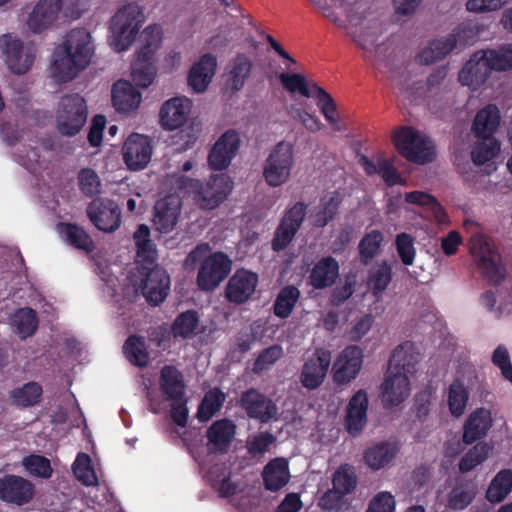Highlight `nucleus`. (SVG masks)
<instances>
[{
    "mask_svg": "<svg viewBox=\"0 0 512 512\" xmlns=\"http://www.w3.org/2000/svg\"><path fill=\"white\" fill-rule=\"evenodd\" d=\"M94 54L91 35L85 28L72 29L63 44L55 49L51 74L57 82L73 80L84 70Z\"/></svg>",
    "mask_w": 512,
    "mask_h": 512,
    "instance_id": "f257e3e1",
    "label": "nucleus"
},
{
    "mask_svg": "<svg viewBox=\"0 0 512 512\" xmlns=\"http://www.w3.org/2000/svg\"><path fill=\"white\" fill-rule=\"evenodd\" d=\"M166 182L175 193L191 197L202 210H213L220 206L233 189V181L227 174L211 175L207 181L202 182L175 173L168 176Z\"/></svg>",
    "mask_w": 512,
    "mask_h": 512,
    "instance_id": "f03ea898",
    "label": "nucleus"
},
{
    "mask_svg": "<svg viewBox=\"0 0 512 512\" xmlns=\"http://www.w3.org/2000/svg\"><path fill=\"white\" fill-rule=\"evenodd\" d=\"M144 22V10L137 3H128L120 8L110 20L111 46L114 50H127L135 41Z\"/></svg>",
    "mask_w": 512,
    "mask_h": 512,
    "instance_id": "7ed1b4c3",
    "label": "nucleus"
},
{
    "mask_svg": "<svg viewBox=\"0 0 512 512\" xmlns=\"http://www.w3.org/2000/svg\"><path fill=\"white\" fill-rule=\"evenodd\" d=\"M470 252L488 284L498 286L506 277V268L501 254L492 241L483 234L470 238Z\"/></svg>",
    "mask_w": 512,
    "mask_h": 512,
    "instance_id": "20e7f679",
    "label": "nucleus"
},
{
    "mask_svg": "<svg viewBox=\"0 0 512 512\" xmlns=\"http://www.w3.org/2000/svg\"><path fill=\"white\" fill-rule=\"evenodd\" d=\"M88 118V106L78 93L61 97L56 111V130L61 136L74 137L84 127Z\"/></svg>",
    "mask_w": 512,
    "mask_h": 512,
    "instance_id": "39448f33",
    "label": "nucleus"
},
{
    "mask_svg": "<svg viewBox=\"0 0 512 512\" xmlns=\"http://www.w3.org/2000/svg\"><path fill=\"white\" fill-rule=\"evenodd\" d=\"M394 144L398 152L409 162L427 164L434 160L432 141L409 126H402L394 132Z\"/></svg>",
    "mask_w": 512,
    "mask_h": 512,
    "instance_id": "423d86ee",
    "label": "nucleus"
},
{
    "mask_svg": "<svg viewBox=\"0 0 512 512\" xmlns=\"http://www.w3.org/2000/svg\"><path fill=\"white\" fill-rule=\"evenodd\" d=\"M293 166V145L281 141L274 146L265 160L263 177L270 187H279L288 181Z\"/></svg>",
    "mask_w": 512,
    "mask_h": 512,
    "instance_id": "0eeeda50",
    "label": "nucleus"
},
{
    "mask_svg": "<svg viewBox=\"0 0 512 512\" xmlns=\"http://www.w3.org/2000/svg\"><path fill=\"white\" fill-rule=\"evenodd\" d=\"M232 269L231 259L221 251L211 253L201 263L196 283L201 291H213L227 278Z\"/></svg>",
    "mask_w": 512,
    "mask_h": 512,
    "instance_id": "6e6552de",
    "label": "nucleus"
},
{
    "mask_svg": "<svg viewBox=\"0 0 512 512\" xmlns=\"http://www.w3.org/2000/svg\"><path fill=\"white\" fill-rule=\"evenodd\" d=\"M306 211L304 202H296L285 211L274 232L271 242L273 251L281 252L289 246L305 219Z\"/></svg>",
    "mask_w": 512,
    "mask_h": 512,
    "instance_id": "1a4fd4ad",
    "label": "nucleus"
},
{
    "mask_svg": "<svg viewBox=\"0 0 512 512\" xmlns=\"http://www.w3.org/2000/svg\"><path fill=\"white\" fill-rule=\"evenodd\" d=\"M258 275L244 268L237 269L229 278L224 295L229 303L242 305L252 299L258 285Z\"/></svg>",
    "mask_w": 512,
    "mask_h": 512,
    "instance_id": "9d476101",
    "label": "nucleus"
},
{
    "mask_svg": "<svg viewBox=\"0 0 512 512\" xmlns=\"http://www.w3.org/2000/svg\"><path fill=\"white\" fill-rule=\"evenodd\" d=\"M87 216L97 229L106 233L114 232L121 224V210L109 199H94L87 207Z\"/></svg>",
    "mask_w": 512,
    "mask_h": 512,
    "instance_id": "9b49d317",
    "label": "nucleus"
},
{
    "mask_svg": "<svg viewBox=\"0 0 512 512\" xmlns=\"http://www.w3.org/2000/svg\"><path fill=\"white\" fill-rule=\"evenodd\" d=\"M331 364V352L324 348L316 349L303 364L300 382L308 390L320 387Z\"/></svg>",
    "mask_w": 512,
    "mask_h": 512,
    "instance_id": "f8f14e48",
    "label": "nucleus"
},
{
    "mask_svg": "<svg viewBox=\"0 0 512 512\" xmlns=\"http://www.w3.org/2000/svg\"><path fill=\"white\" fill-rule=\"evenodd\" d=\"M239 405L245 410L249 418L261 423H268L276 418L278 412L276 404L254 388L241 393Z\"/></svg>",
    "mask_w": 512,
    "mask_h": 512,
    "instance_id": "ddd939ff",
    "label": "nucleus"
},
{
    "mask_svg": "<svg viewBox=\"0 0 512 512\" xmlns=\"http://www.w3.org/2000/svg\"><path fill=\"white\" fill-rule=\"evenodd\" d=\"M240 136L235 129H228L215 142L208 154V164L213 170L226 169L240 147Z\"/></svg>",
    "mask_w": 512,
    "mask_h": 512,
    "instance_id": "4468645a",
    "label": "nucleus"
},
{
    "mask_svg": "<svg viewBox=\"0 0 512 512\" xmlns=\"http://www.w3.org/2000/svg\"><path fill=\"white\" fill-rule=\"evenodd\" d=\"M178 193L159 199L154 206L153 223L160 233H169L176 227L182 208Z\"/></svg>",
    "mask_w": 512,
    "mask_h": 512,
    "instance_id": "2eb2a0df",
    "label": "nucleus"
},
{
    "mask_svg": "<svg viewBox=\"0 0 512 512\" xmlns=\"http://www.w3.org/2000/svg\"><path fill=\"white\" fill-rule=\"evenodd\" d=\"M363 363V352L358 346H348L338 355L333 364V380L343 385L354 380Z\"/></svg>",
    "mask_w": 512,
    "mask_h": 512,
    "instance_id": "dca6fc26",
    "label": "nucleus"
},
{
    "mask_svg": "<svg viewBox=\"0 0 512 512\" xmlns=\"http://www.w3.org/2000/svg\"><path fill=\"white\" fill-rule=\"evenodd\" d=\"M146 301L154 306L161 304L170 290V277L167 272L155 266L147 271L139 286Z\"/></svg>",
    "mask_w": 512,
    "mask_h": 512,
    "instance_id": "f3484780",
    "label": "nucleus"
},
{
    "mask_svg": "<svg viewBox=\"0 0 512 512\" xmlns=\"http://www.w3.org/2000/svg\"><path fill=\"white\" fill-rule=\"evenodd\" d=\"M152 146L148 136L131 134L123 146V159L130 170L144 169L151 160Z\"/></svg>",
    "mask_w": 512,
    "mask_h": 512,
    "instance_id": "a211bd4d",
    "label": "nucleus"
},
{
    "mask_svg": "<svg viewBox=\"0 0 512 512\" xmlns=\"http://www.w3.org/2000/svg\"><path fill=\"white\" fill-rule=\"evenodd\" d=\"M34 485L27 479L17 475H5L0 478V500L18 506L32 500Z\"/></svg>",
    "mask_w": 512,
    "mask_h": 512,
    "instance_id": "6ab92c4d",
    "label": "nucleus"
},
{
    "mask_svg": "<svg viewBox=\"0 0 512 512\" xmlns=\"http://www.w3.org/2000/svg\"><path fill=\"white\" fill-rule=\"evenodd\" d=\"M192 101L186 97H173L163 103L159 117L162 127L175 130L183 126L190 114Z\"/></svg>",
    "mask_w": 512,
    "mask_h": 512,
    "instance_id": "aec40b11",
    "label": "nucleus"
},
{
    "mask_svg": "<svg viewBox=\"0 0 512 512\" xmlns=\"http://www.w3.org/2000/svg\"><path fill=\"white\" fill-rule=\"evenodd\" d=\"M1 46L6 55L8 68L13 73L21 75L32 67L34 55L29 51H24L23 42L20 39L5 35L1 41Z\"/></svg>",
    "mask_w": 512,
    "mask_h": 512,
    "instance_id": "412c9836",
    "label": "nucleus"
},
{
    "mask_svg": "<svg viewBox=\"0 0 512 512\" xmlns=\"http://www.w3.org/2000/svg\"><path fill=\"white\" fill-rule=\"evenodd\" d=\"M482 50L475 52L459 73V81L473 90L481 87L490 77L492 69L489 68Z\"/></svg>",
    "mask_w": 512,
    "mask_h": 512,
    "instance_id": "4be33fe9",
    "label": "nucleus"
},
{
    "mask_svg": "<svg viewBox=\"0 0 512 512\" xmlns=\"http://www.w3.org/2000/svg\"><path fill=\"white\" fill-rule=\"evenodd\" d=\"M235 435L236 425L232 420L228 418L216 420L206 431L209 451L219 454L227 453Z\"/></svg>",
    "mask_w": 512,
    "mask_h": 512,
    "instance_id": "5701e85b",
    "label": "nucleus"
},
{
    "mask_svg": "<svg viewBox=\"0 0 512 512\" xmlns=\"http://www.w3.org/2000/svg\"><path fill=\"white\" fill-rule=\"evenodd\" d=\"M410 394V382L405 373H387L382 384V402L386 408L401 404Z\"/></svg>",
    "mask_w": 512,
    "mask_h": 512,
    "instance_id": "b1692460",
    "label": "nucleus"
},
{
    "mask_svg": "<svg viewBox=\"0 0 512 512\" xmlns=\"http://www.w3.org/2000/svg\"><path fill=\"white\" fill-rule=\"evenodd\" d=\"M368 395L363 389L358 390L346 407L345 427L350 434L360 433L367 422Z\"/></svg>",
    "mask_w": 512,
    "mask_h": 512,
    "instance_id": "393cba45",
    "label": "nucleus"
},
{
    "mask_svg": "<svg viewBox=\"0 0 512 512\" xmlns=\"http://www.w3.org/2000/svg\"><path fill=\"white\" fill-rule=\"evenodd\" d=\"M217 68V58L211 53L202 55L188 73V85L197 93L204 92L212 81Z\"/></svg>",
    "mask_w": 512,
    "mask_h": 512,
    "instance_id": "a878e982",
    "label": "nucleus"
},
{
    "mask_svg": "<svg viewBox=\"0 0 512 512\" xmlns=\"http://www.w3.org/2000/svg\"><path fill=\"white\" fill-rule=\"evenodd\" d=\"M159 387L167 401L186 397V385L181 371L174 365H164L160 370Z\"/></svg>",
    "mask_w": 512,
    "mask_h": 512,
    "instance_id": "bb28decb",
    "label": "nucleus"
},
{
    "mask_svg": "<svg viewBox=\"0 0 512 512\" xmlns=\"http://www.w3.org/2000/svg\"><path fill=\"white\" fill-rule=\"evenodd\" d=\"M62 0H40L28 17V27L34 33H40L57 19Z\"/></svg>",
    "mask_w": 512,
    "mask_h": 512,
    "instance_id": "cd10ccee",
    "label": "nucleus"
},
{
    "mask_svg": "<svg viewBox=\"0 0 512 512\" xmlns=\"http://www.w3.org/2000/svg\"><path fill=\"white\" fill-rule=\"evenodd\" d=\"M339 276V264L332 256L322 257L310 271L309 283L315 289L332 287Z\"/></svg>",
    "mask_w": 512,
    "mask_h": 512,
    "instance_id": "c85d7f7f",
    "label": "nucleus"
},
{
    "mask_svg": "<svg viewBox=\"0 0 512 512\" xmlns=\"http://www.w3.org/2000/svg\"><path fill=\"white\" fill-rule=\"evenodd\" d=\"M288 461L283 457L270 460L262 470V478L266 490L276 492L290 480Z\"/></svg>",
    "mask_w": 512,
    "mask_h": 512,
    "instance_id": "c756f323",
    "label": "nucleus"
},
{
    "mask_svg": "<svg viewBox=\"0 0 512 512\" xmlns=\"http://www.w3.org/2000/svg\"><path fill=\"white\" fill-rule=\"evenodd\" d=\"M419 361V353L416 352L414 344L410 341L398 345L392 352L389 359L388 372L412 374Z\"/></svg>",
    "mask_w": 512,
    "mask_h": 512,
    "instance_id": "7c9ffc66",
    "label": "nucleus"
},
{
    "mask_svg": "<svg viewBox=\"0 0 512 512\" xmlns=\"http://www.w3.org/2000/svg\"><path fill=\"white\" fill-rule=\"evenodd\" d=\"M500 111L495 104H488L480 109L473 120L472 131L478 139L494 138L500 125Z\"/></svg>",
    "mask_w": 512,
    "mask_h": 512,
    "instance_id": "2f4dec72",
    "label": "nucleus"
},
{
    "mask_svg": "<svg viewBox=\"0 0 512 512\" xmlns=\"http://www.w3.org/2000/svg\"><path fill=\"white\" fill-rule=\"evenodd\" d=\"M141 98V93L127 80H118L112 86V102L117 111L135 110Z\"/></svg>",
    "mask_w": 512,
    "mask_h": 512,
    "instance_id": "473e14b6",
    "label": "nucleus"
},
{
    "mask_svg": "<svg viewBox=\"0 0 512 512\" xmlns=\"http://www.w3.org/2000/svg\"><path fill=\"white\" fill-rule=\"evenodd\" d=\"M492 425L491 414L484 408L475 410L467 419L464 425L463 441L466 444L483 438Z\"/></svg>",
    "mask_w": 512,
    "mask_h": 512,
    "instance_id": "72a5a7b5",
    "label": "nucleus"
},
{
    "mask_svg": "<svg viewBox=\"0 0 512 512\" xmlns=\"http://www.w3.org/2000/svg\"><path fill=\"white\" fill-rule=\"evenodd\" d=\"M252 68L251 58L245 53H237L229 64L228 87L234 92L240 91L249 79Z\"/></svg>",
    "mask_w": 512,
    "mask_h": 512,
    "instance_id": "f704fd0d",
    "label": "nucleus"
},
{
    "mask_svg": "<svg viewBox=\"0 0 512 512\" xmlns=\"http://www.w3.org/2000/svg\"><path fill=\"white\" fill-rule=\"evenodd\" d=\"M154 56H144L137 52L131 64V77L134 84L141 88L149 87L156 75Z\"/></svg>",
    "mask_w": 512,
    "mask_h": 512,
    "instance_id": "c9c22d12",
    "label": "nucleus"
},
{
    "mask_svg": "<svg viewBox=\"0 0 512 512\" xmlns=\"http://www.w3.org/2000/svg\"><path fill=\"white\" fill-rule=\"evenodd\" d=\"M457 44L455 35H448L433 40L429 46L418 54V60L423 65H429L443 59Z\"/></svg>",
    "mask_w": 512,
    "mask_h": 512,
    "instance_id": "e433bc0d",
    "label": "nucleus"
},
{
    "mask_svg": "<svg viewBox=\"0 0 512 512\" xmlns=\"http://www.w3.org/2000/svg\"><path fill=\"white\" fill-rule=\"evenodd\" d=\"M512 491V470L502 469L492 478L485 498L492 504H498L506 499Z\"/></svg>",
    "mask_w": 512,
    "mask_h": 512,
    "instance_id": "4c0bfd02",
    "label": "nucleus"
},
{
    "mask_svg": "<svg viewBox=\"0 0 512 512\" xmlns=\"http://www.w3.org/2000/svg\"><path fill=\"white\" fill-rule=\"evenodd\" d=\"M42 394V386L35 381H30L10 392L11 404L21 409L33 407L40 402Z\"/></svg>",
    "mask_w": 512,
    "mask_h": 512,
    "instance_id": "58836bf2",
    "label": "nucleus"
},
{
    "mask_svg": "<svg viewBox=\"0 0 512 512\" xmlns=\"http://www.w3.org/2000/svg\"><path fill=\"white\" fill-rule=\"evenodd\" d=\"M58 231L64 240L76 249L91 252L94 249V242L91 236L75 223H59Z\"/></svg>",
    "mask_w": 512,
    "mask_h": 512,
    "instance_id": "ea45409f",
    "label": "nucleus"
},
{
    "mask_svg": "<svg viewBox=\"0 0 512 512\" xmlns=\"http://www.w3.org/2000/svg\"><path fill=\"white\" fill-rule=\"evenodd\" d=\"M226 400V394L218 387L208 390L197 410V419L202 422H208L215 416L223 407Z\"/></svg>",
    "mask_w": 512,
    "mask_h": 512,
    "instance_id": "a19ab883",
    "label": "nucleus"
},
{
    "mask_svg": "<svg viewBox=\"0 0 512 512\" xmlns=\"http://www.w3.org/2000/svg\"><path fill=\"white\" fill-rule=\"evenodd\" d=\"M392 281V268L387 261H382L373 266L368 274L367 286L373 296L379 298Z\"/></svg>",
    "mask_w": 512,
    "mask_h": 512,
    "instance_id": "79ce46f5",
    "label": "nucleus"
},
{
    "mask_svg": "<svg viewBox=\"0 0 512 512\" xmlns=\"http://www.w3.org/2000/svg\"><path fill=\"white\" fill-rule=\"evenodd\" d=\"M123 353L126 359L136 367H146L149 363V352L143 336L130 335L123 345Z\"/></svg>",
    "mask_w": 512,
    "mask_h": 512,
    "instance_id": "37998d69",
    "label": "nucleus"
},
{
    "mask_svg": "<svg viewBox=\"0 0 512 512\" xmlns=\"http://www.w3.org/2000/svg\"><path fill=\"white\" fill-rule=\"evenodd\" d=\"M405 201L409 204L426 208L439 223H444L447 219V214L442 205L433 195L427 192L419 190L407 192L405 194Z\"/></svg>",
    "mask_w": 512,
    "mask_h": 512,
    "instance_id": "c03bdc74",
    "label": "nucleus"
},
{
    "mask_svg": "<svg viewBox=\"0 0 512 512\" xmlns=\"http://www.w3.org/2000/svg\"><path fill=\"white\" fill-rule=\"evenodd\" d=\"M476 486L472 482L457 483L448 493V506L452 510L467 508L476 497Z\"/></svg>",
    "mask_w": 512,
    "mask_h": 512,
    "instance_id": "a18cd8bd",
    "label": "nucleus"
},
{
    "mask_svg": "<svg viewBox=\"0 0 512 512\" xmlns=\"http://www.w3.org/2000/svg\"><path fill=\"white\" fill-rule=\"evenodd\" d=\"M300 298V291L293 285H287L280 289L273 304L275 316L288 318Z\"/></svg>",
    "mask_w": 512,
    "mask_h": 512,
    "instance_id": "49530a36",
    "label": "nucleus"
},
{
    "mask_svg": "<svg viewBox=\"0 0 512 512\" xmlns=\"http://www.w3.org/2000/svg\"><path fill=\"white\" fill-rule=\"evenodd\" d=\"M36 311L30 307L18 309L12 318V325L20 338L32 336L38 328Z\"/></svg>",
    "mask_w": 512,
    "mask_h": 512,
    "instance_id": "de8ad7c7",
    "label": "nucleus"
},
{
    "mask_svg": "<svg viewBox=\"0 0 512 512\" xmlns=\"http://www.w3.org/2000/svg\"><path fill=\"white\" fill-rule=\"evenodd\" d=\"M199 325V316L195 310H187L176 316L171 325L174 338L188 339L195 335Z\"/></svg>",
    "mask_w": 512,
    "mask_h": 512,
    "instance_id": "09e8293b",
    "label": "nucleus"
},
{
    "mask_svg": "<svg viewBox=\"0 0 512 512\" xmlns=\"http://www.w3.org/2000/svg\"><path fill=\"white\" fill-rule=\"evenodd\" d=\"M397 454V448L389 443H381L366 450L364 454L365 463L372 469L383 468Z\"/></svg>",
    "mask_w": 512,
    "mask_h": 512,
    "instance_id": "8fccbe9b",
    "label": "nucleus"
},
{
    "mask_svg": "<svg viewBox=\"0 0 512 512\" xmlns=\"http://www.w3.org/2000/svg\"><path fill=\"white\" fill-rule=\"evenodd\" d=\"M342 199L338 192H333L329 197L320 201L318 210L313 216V225L318 228L325 227L336 216Z\"/></svg>",
    "mask_w": 512,
    "mask_h": 512,
    "instance_id": "3c124183",
    "label": "nucleus"
},
{
    "mask_svg": "<svg viewBox=\"0 0 512 512\" xmlns=\"http://www.w3.org/2000/svg\"><path fill=\"white\" fill-rule=\"evenodd\" d=\"M492 451V446L486 442H478L470 448L460 459L458 469L461 473L472 471L485 462Z\"/></svg>",
    "mask_w": 512,
    "mask_h": 512,
    "instance_id": "603ef678",
    "label": "nucleus"
},
{
    "mask_svg": "<svg viewBox=\"0 0 512 512\" xmlns=\"http://www.w3.org/2000/svg\"><path fill=\"white\" fill-rule=\"evenodd\" d=\"M312 87L315 91L314 97L317 100V106L319 107L324 118L331 125L333 130L339 131L341 128L337 120V108L334 99L318 84H313Z\"/></svg>",
    "mask_w": 512,
    "mask_h": 512,
    "instance_id": "864d4df0",
    "label": "nucleus"
},
{
    "mask_svg": "<svg viewBox=\"0 0 512 512\" xmlns=\"http://www.w3.org/2000/svg\"><path fill=\"white\" fill-rule=\"evenodd\" d=\"M312 87L315 91L314 97L317 100V106L319 107L324 118L331 125L333 130L339 131L341 128L337 120V108L334 99L318 84H313Z\"/></svg>",
    "mask_w": 512,
    "mask_h": 512,
    "instance_id": "5fc2aeb1",
    "label": "nucleus"
},
{
    "mask_svg": "<svg viewBox=\"0 0 512 512\" xmlns=\"http://www.w3.org/2000/svg\"><path fill=\"white\" fill-rule=\"evenodd\" d=\"M383 240V234L379 230H372L363 236L358 245L360 262L363 265L370 264L378 255Z\"/></svg>",
    "mask_w": 512,
    "mask_h": 512,
    "instance_id": "6e6d98bb",
    "label": "nucleus"
},
{
    "mask_svg": "<svg viewBox=\"0 0 512 512\" xmlns=\"http://www.w3.org/2000/svg\"><path fill=\"white\" fill-rule=\"evenodd\" d=\"M469 392L461 379H455L448 388V407L452 415L461 416L468 402Z\"/></svg>",
    "mask_w": 512,
    "mask_h": 512,
    "instance_id": "4d7b16f0",
    "label": "nucleus"
},
{
    "mask_svg": "<svg viewBox=\"0 0 512 512\" xmlns=\"http://www.w3.org/2000/svg\"><path fill=\"white\" fill-rule=\"evenodd\" d=\"M279 79L282 86L290 93L298 92L300 95L307 98L315 96L312 85L316 83L308 82L302 74L281 73Z\"/></svg>",
    "mask_w": 512,
    "mask_h": 512,
    "instance_id": "13d9d810",
    "label": "nucleus"
},
{
    "mask_svg": "<svg viewBox=\"0 0 512 512\" xmlns=\"http://www.w3.org/2000/svg\"><path fill=\"white\" fill-rule=\"evenodd\" d=\"M482 51L492 71H508L512 69V45H503L498 49Z\"/></svg>",
    "mask_w": 512,
    "mask_h": 512,
    "instance_id": "bf43d9fd",
    "label": "nucleus"
},
{
    "mask_svg": "<svg viewBox=\"0 0 512 512\" xmlns=\"http://www.w3.org/2000/svg\"><path fill=\"white\" fill-rule=\"evenodd\" d=\"M471 151V159L475 165H483L493 159L500 151V143L495 138L482 139Z\"/></svg>",
    "mask_w": 512,
    "mask_h": 512,
    "instance_id": "052dcab7",
    "label": "nucleus"
},
{
    "mask_svg": "<svg viewBox=\"0 0 512 512\" xmlns=\"http://www.w3.org/2000/svg\"><path fill=\"white\" fill-rule=\"evenodd\" d=\"M91 459L85 453H79L73 464L75 476L86 486H92L97 483V476L91 466Z\"/></svg>",
    "mask_w": 512,
    "mask_h": 512,
    "instance_id": "680f3d73",
    "label": "nucleus"
},
{
    "mask_svg": "<svg viewBox=\"0 0 512 512\" xmlns=\"http://www.w3.org/2000/svg\"><path fill=\"white\" fill-rule=\"evenodd\" d=\"M396 250L399 258L405 266H410L414 263L416 256V249L414 247V238L402 232L396 236L395 239Z\"/></svg>",
    "mask_w": 512,
    "mask_h": 512,
    "instance_id": "e2e57ef3",
    "label": "nucleus"
},
{
    "mask_svg": "<svg viewBox=\"0 0 512 512\" xmlns=\"http://www.w3.org/2000/svg\"><path fill=\"white\" fill-rule=\"evenodd\" d=\"M141 37L144 45L138 52L144 56H154L162 39L161 27L157 24L149 25L143 30Z\"/></svg>",
    "mask_w": 512,
    "mask_h": 512,
    "instance_id": "0e129e2a",
    "label": "nucleus"
},
{
    "mask_svg": "<svg viewBox=\"0 0 512 512\" xmlns=\"http://www.w3.org/2000/svg\"><path fill=\"white\" fill-rule=\"evenodd\" d=\"M78 185L83 194L93 197L100 193L101 182L97 173L91 168H83L78 173Z\"/></svg>",
    "mask_w": 512,
    "mask_h": 512,
    "instance_id": "69168bd1",
    "label": "nucleus"
},
{
    "mask_svg": "<svg viewBox=\"0 0 512 512\" xmlns=\"http://www.w3.org/2000/svg\"><path fill=\"white\" fill-rule=\"evenodd\" d=\"M283 355V349L280 345L274 344L263 349L256 358L253 371L261 373L267 370L271 365L278 361Z\"/></svg>",
    "mask_w": 512,
    "mask_h": 512,
    "instance_id": "338daca9",
    "label": "nucleus"
},
{
    "mask_svg": "<svg viewBox=\"0 0 512 512\" xmlns=\"http://www.w3.org/2000/svg\"><path fill=\"white\" fill-rule=\"evenodd\" d=\"M23 466L34 476L49 478L52 474L50 461L44 456L29 455L24 458Z\"/></svg>",
    "mask_w": 512,
    "mask_h": 512,
    "instance_id": "774afa93",
    "label": "nucleus"
}]
</instances>
